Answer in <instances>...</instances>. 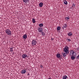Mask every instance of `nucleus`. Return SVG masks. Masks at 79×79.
Returning <instances> with one entry per match:
<instances>
[{
  "mask_svg": "<svg viewBox=\"0 0 79 79\" xmlns=\"http://www.w3.org/2000/svg\"><path fill=\"white\" fill-rule=\"evenodd\" d=\"M72 60H74L75 59V56L77 55L76 53L74 52L73 50H72L70 51V54Z\"/></svg>",
  "mask_w": 79,
  "mask_h": 79,
  "instance_id": "nucleus-1",
  "label": "nucleus"
},
{
  "mask_svg": "<svg viewBox=\"0 0 79 79\" xmlns=\"http://www.w3.org/2000/svg\"><path fill=\"white\" fill-rule=\"evenodd\" d=\"M5 32L6 34L9 35H11V34H12L11 31L9 29H6L5 30Z\"/></svg>",
  "mask_w": 79,
  "mask_h": 79,
  "instance_id": "nucleus-2",
  "label": "nucleus"
},
{
  "mask_svg": "<svg viewBox=\"0 0 79 79\" xmlns=\"http://www.w3.org/2000/svg\"><path fill=\"white\" fill-rule=\"evenodd\" d=\"M64 51L66 54L69 53V47L66 46V47H65L64 48Z\"/></svg>",
  "mask_w": 79,
  "mask_h": 79,
  "instance_id": "nucleus-3",
  "label": "nucleus"
},
{
  "mask_svg": "<svg viewBox=\"0 0 79 79\" xmlns=\"http://www.w3.org/2000/svg\"><path fill=\"white\" fill-rule=\"evenodd\" d=\"M22 57L23 58H24V59L26 58H29V56L26 55V54H25L22 55Z\"/></svg>",
  "mask_w": 79,
  "mask_h": 79,
  "instance_id": "nucleus-4",
  "label": "nucleus"
},
{
  "mask_svg": "<svg viewBox=\"0 0 79 79\" xmlns=\"http://www.w3.org/2000/svg\"><path fill=\"white\" fill-rule=\"evenodd\" d=\"M36 44H37V42L36 41L33 40L31 42V44L33 45H36Z\"/></svg>",
  "mask_w": 79,
  "mask_h": 79,
  "instance_id": "nucleus-5",
  "label": "nucleus"
},
{
  "mask_svg": "<svg viewBox=\"0 0 79 79\" xmlns=\"http://www.w3.org/2000/svg\"><path fill=\"white\" fill-rule=\"evenodd\" d=\"M63 27L64 30H65V29H66L67 27H68V25L66 24H64L63 25Z\"/></svg>",
  "mask_w": 79,
  "mask_h": 79,
  "instance_id": "nucleus-6",
  "label": "nucleus"
},
{
  "mask_svg": "<svg viewBox=\"0 0 79 79\" xmlns=\"http://www.w3.org/2000/svg\"><path fill=\"white\" fill-rule=\"evenodd\" d=\"M38 30L39 32H42L43 31V29H42V28L41 27H39L38 28Z\"/></svg>",
  "mask_w": 79,
  "mask_h": 79,
  "instance_id": "nucleus-7",
  "label": "nucleus"
},
{
  "mask_svg": "<svg viewBox=\"0 0 79 79\" xmlns=\"http://www.w3.org/2000/svg\"><path fill=\"white\" fill-rule=\"evenodd\" d=\"M23 37L24 39H26L27 37V35L26 34H25L23 35Z\"/></svg>",
  "mask_w": 79,
  "mask_h": 79,
  "instance_id": "nucleus-8",
  "label": "nucleus"
},
{
  "mask_svg": "<svg viewBox=\"0 0 79 79\" xmlns=\"http://www.w3.org/2000/svg\"><path fill=\"white\" fill-rule=\"evenodd\" d=\"M23 3H27L29 2V0H23Z\"/></svg>",
  "mask_w": 79,
  "mask_h": 79,
  "instance_id": "nucleus-9",
  "label": "nucleus"
},
{
  "mask_svg": "<svg viewBox=\"0 0 79 79\" xmlns=\"http://www.w3.org/2000/svg\"><path fill=\"white\" fill-rule=\"evenodd\" d=\"M26 73V70H22L21 72V73L22 74H25Z\"/></svg>",
  "mask_w": 79,
  "mask_h": 79,
  "instance_id": "nucleus-10",
  "label": "nucleus"
},
{
  "mask_svg": "<svg viewBox=\"0 0 79 79\" xmlns=\"http://www.w3.org/2000/svg\"><path fill=\"white\" fill-rule=\"evenodd\" d=\"M43 5H44V4H43V3L41 2L39 4V6H40V7H42L43 6Z\"/></svg>",
  "mask_w": 79,
  "mask_h": 79,
  "instance_id": "nucleus-11",
  "label": "nucleus"
},
{
  "mask_svg": "<svg viewBox=\"0 0 79 79\" xmlns=\"http://www.w3.org/2000/svg\"><path fill=\"white\" fill-rule=\"evenodd\" d=\"M56 56L57 58H60V56H61V55H60V53H59V54H57V55H56Z\"/></svg>",
  "mask_w": 79,
  "mask_h": 79,
  "instance_id": "nucleus-12",
  "label": "nucleus"
},
{
  "mask_svg": "<svg viewBox=\"0 0 79 79\" xmlns=\"http://www.w3.org/2000/svg\"><path fill=\"white\" fill-rule=\"evenodd\" d=\"M68 35L69 36H71L73 35V34H72V32H69L68 34Z\"/></svg>",
  "mask_w": 79,
  "mask_h": 79,
  "instance_id": "nucleus-13",
  "label": "nucleus"
},
{
  "mask_svg": "<svg viewBox=\"0 0 79 79\" xmlns=\"http://www.w3.org/2000/svg\"><path fill=\"white\" fill-rule=\"evenodd\" d=\"M39 26H40V27H42L44 26V24H43V23H40L39 24Z\"/></svg>",
  "mask_w": 79,
  "mask_h": 79,
  "instance_id": "nucleus-14",
  "label": "nucleus"
},
{
  "mask_svg": "<svg viewBox=\"0 0 79 79\" xmlns=\"http://www.w3.org/2000/svg\"><path fill=\"white\" fill-rule=\"evenodd\" d=\"M60 29H61V27H60L59 26L57 27V31H60Z\"/></svg>",
  "mask_w": 79,
  "mask_h": 79,
  "instance_id": "nucleus-15",
  "label": "nucleus"
},
{
  "mask_svg": "<svg viewBox=\"0 0 79 79\" xmlns=\"http://www.w3.org/2000/svg\"><path fill=\"white\" fill-rule=\"evenodd\" d=\"M66 54V53H65V52H64V53L63 54V56H64V57H65V56H66V55H67V54Z\"/></svg>",
  "mask_w": 79,
  "mask_h": 79,
  "instance_id": "nucleus-16",
  "label": "nucleus"
},
{
  "mask_svg": "<svg viewBox=\"0 0 79 79\" xmlns=\"http://www.w3.org/2000/svg\"><path fill=\"white\" fill-rule=\"evenodd\" d=\"M64 3L65 5H68V2L66 0L64 1Z\"/></svg>",
  "mask_w": 79,
  "mask_h": 79,
  "instance_id": "nucleus-17",
  "label": "nucleus"
},
{
  "mask_svg": "<svg viewBox=\"0 0 79 79\" xmlns=\"http://www.w3.org/2000/svg\"><path fill=\"white\" fill-rule=\"evenodd\" d=\"M68 77L67 76L65 75L63 77V79H66V78Z\"/></svg>",
  "mask_w": 79,
  "mask_h": 79,
  "instance_id": "nucleus-18",
  "label": "nucleus"
},
{
  "mask_svg": "<svg viewBox=\"0 0 79 79\" xmlns=\"http://www.w3.org/2000/svg\"><path fill=\"white\" fill-rule=\"evenodd\" d=\"M41 32V34L43 36H44V35H45V34L44 33V32Z\"/></svg>",
  "mask_w": 79,
  "mask_h": 79,
  "instance_id": "nucleus-19",
  "label": "nucleus"
},
{
  "mask_svg": "<svg viewBox=\"0 0 79 79\" xmlns=\"http://www.w3.org/2000/svg\"><path fill=\"white\" fill-rule=\"evenodd\" d=\"M32 22L33 23H36V21H35V19H32Z\"/></svg>",
  "mask_w": 79,
  "mask_h": 79,
  "instance_id": "nucleus-20",
  "label": "nucleus"
},
{
  "mask_svg": "<svg viewBox=\"0 0 79 79\" xmlns=\"http://www.w3.org/2000/svg\"><path fill=\"white\" fill-rule=\"evenodd\" d=\"M10 52H13V48H10Z\"/></svg>",
  "mask_w": 79,
  "mask_h": 79,
  "instance_id": "nucleus-21",
  "label": "nucleus"
},
{
  "mask_svg": "<svg viewBox=\"0 0 79 79\" xmlns=\"http://www.w3.org/2000/svg\"><path fill=\"white\" fill-rule=\"evenodd\" d=\"M72 8H73L74 9L75 8V4H73L72 5Z\"/></svg>",
  "mask_w": 79,
  "mask_h": 79,
  "instance_id": "nucleus-22",
  "label": "nucleus"
},
{
  "mask_svg": "<svg viewBox=\"0 0 79 79\" xmlns=\"http://www.w3.org/2000/svg\"><path fill=\"white\" fill-rule=\"evenodd\" d=\"M65 19H67V20H68L69 19V18H68V17H66L65 18Z\"/></svg>",
  "mask_w": 79,
  "mask_h": 79,
  "instance_id": "nucleus-23",
  "label": "nucleus"
},
{
  "mask_svg": "<svg viewBox=\"0 0 79 79\" xmlns=\"http://www.w3.org/2000/svg\"><path fill=\"white\" fill-rule=\"evenodd\" d=\"M40 68H43V66H42V65H41L40 66Z\"/></svg>",
  "mask_w": 79,
  "mask_h": 79,
  "instance_id": "nucleus-24",
  "label": "nucleus"
},
{
  "mask_svg": "<svg viewBox=\"0 0 79 79\" xmlns=\"http://www.w3.org/2000/svg\"><path fill=\"white\" fill-rule=\"evenodd\" d=\"M68 42H70L71 41V40L70 39H68Z\"/></svg>",
  "mask_w": 79,
  "mask_h": 79,
  "instance_id": "nucleus-25",
  "label": "nucleus"
},
{
  "mask_svg": "<svg viewBox=\"0 0 79 79\" xmlns=\"http://www.w3.org/2000/svg\"><path fill=\"white\" fill-rule=\"evenodd\" d=\"M77 59H79V55L77 56Z\"/></svg>",
  "mask_w": 79,
  "mask_h": 79,
  "instance_id": "nucleus-26",
  "label": "nucleus"
},
{
  "mask_svg": "<svg viewBox=\"0 0 79 79\" xmlns=\"http://www.w3.org/2000/svg\"><path fill=\"white\" fill-rule=\"evenodd\" d=\"M77 49V50H78L79 51V48H78Z\"/></svg>",
  "mask_w": 79,
  "mask_h": 79,
  "instance_id": "nucleus-27",
  "label": "nucleus"
},
{
  "mask_svg": "<svg viewBox=\"0 0 79 79\" xmlns=\"http://www.w3.org/2000/svg\"><path fill=\"white\" fill-rule=\"evenodd\" d=\"M48 79H51V78H49Z\"/></svg>",
  "mask_w": 79,
  "mask_h": 79,
  "instance_id": "nucleus-28",
  "label": "nucleus"
}]
</instances>
